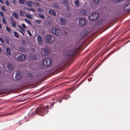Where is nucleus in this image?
Here are the masks:
<instances>
[{"mask_svg": "<svg viewBox=\"0 0 130 130\" xmlns=\"http://www.w3.org/2000/svg\"><path fill=\"white\" fill-rule=\"evenodd\" d=\"M7 67L9 71L11 70L12 69V66L10 63H8V64Z\"/></svg>", "mask_w": 130, "mask_h": 130, "instance_id": "23", "label": "nucleus"}, {"mask_svg": "<svg viewBox=\"0 0 130 130\" xmlns=\"http://www.w3.org/2000/svg\"><path fill=\"white\" fill-rule=\"evenodd\" d=\"M22 24V25L23 27V28H24L26 27V26L23 23V24Z\"/></svg>", "mask_w": 130, "mask_h": 130, "instance_id": "52", "label": "nucleus"}, {"mask_svg": "<svg viewBox=\"0 0 130 130\" xmlns=\"http://www.w3.org/2000/svg\"><path fill=\"white\" fill-rule=\"evenodd\" d=\"M54 7L56 8L57 9H58L59 8V7L56 4H55L54 5Z\"/></svg>", "mask_w": 130, "mask_h": 130, "instance_id": "46", "label": "nucleus"}, {"mask_svg": "<svg viewBox=\"0 0 130 130\" xmlns=\"http://www.w3.org/2000/svg\"><path fill=\"white\" fill-rule=\"evenodd\" d=\"M2 51V50L1 49V48L0 47V53H1Z\"/></svg>", "mask_w": 130, "mask_h": 130, "instance_id": "60", "label": "nucleus"}, {"mask_svg": "<svg viewBox=\"0 0 130 130\" xmlns=\"http://www.w3.org/2000/svg\"><path fill=\"white\" fill-rule=\"evenodd\" d=\"M0 14L3 17H5V15L4 14V13L3 12H0Z\"/></svg>", "mask_w": 130, "mask_h": 130, "instance_id": "41", "label": "nucleus"}, {"mask_svg": "<svg viewBox=\"0 0 130 130\" xmlns=\"http://www.w3.org/2000/svg\"><path fill=\"white\" fill-rule=\"evenodd\" d=\"M78 50V49L68 50L66 53L68 59L70 58Z\"/></svg>", "mask_w": 130, "mask_h": 130, "instance_id": "2", "label": "nucleus"}, {"mask_svg": "<svg viewBox=\"0 0 130 130\" xmlns=\"http://www.w3.org/2000/svg\"><path fill=\"white\" fill-rule=\"evenodd\" d=\"M51 60L50 58L48 57L45 58L43 61V66L45 67H49L51 64Z\"/></svg>", "mask_w": 130, "mask_h": 130, "instance_id": "3", "label": "nucleus"}, {"mask_svg": "<svg viewBox=\"0 0 130 130\" xmlns=\"http://www.w3.org/2000/svg\"><path fill=\"white\" fill-rule=\"evenodd\" d=\"M64 33L65 34H66V35L67 34V32L66 31H65L64 32Z\"/></svg>", "mask_w": 130, "mask_h": 130, "instance_id": "59", "label": "nucleus"}, {"mask_svg": "<svg viewBox=\"0 0 130 130\" xmlns=\"http://www.w3.org/2000/svg\"><path fill=\"white\" fill-rule=\"evenodd\" d=\"M35 22L38 24H40L41 22V21L40 20H36L35 21Z\"/></svg>", "mask_w": 130, "mask_h": 130, "instance_id": "44", "label": "nucleus"}, {"mask_svg": "<svg viewBox=\"0 0 130 130\" xmlns=\"http://www.w3.org/2000/svg\"><path fill=\"white\" fill-rule=\"evenodd\" d=\"M6 53L7 54H8L9 55L11 54V52H10L11 50L9 48H7L6 49Z\"/></svg>", "mask_w": 130, "mask_h": 130, "instance_id": "21", "label": "nucleus"}, {"mask_svg": "<svg viewBox=\"0 0 130 130\" xmlns=\"http://www.w3.org/2000/svg\"><path fill=\"white\" fill-rule=\"evenodd\" d=\"M125 9L126 11H128L130 10V3L126 5L125 7Z\"/></svg>", "mask_w": 130, "mask_h": 130, "instance_id": "16", "label": "nucleus"}, {"mask_svg": "<svg viewBox=\"0 0 130 130\" xmlns=\"http://www.w3.org/2000/svg\"><path fill=\"white\" fill-rule=\"evenodd\" d=\"M63 3L65 5L67 6L69 4V2L68 0H63Z\"/></svg>", "mask_w": 130, "mask_h": 130, "instance_id": "26", "label": "nucleus"}, {"mask_svg": "<svg viewBox=\"0 0 130 130\" xmlns=\"http://www.w3.org/2000/svg\"><path fill=\"white\" fill-rule=\"evenodd\" d=\"M6 29L7 31L9 33H11V30L10 28L9 27L6 26Z\"/></svg>", "mask_w": 130, "mask_h": 130, "instance_id": "29", "label": "nucleus"}, {"mask_svg": "<svg viewBox=\"0 0 130 130\" xmlns=\"http://www.w3.org/2000/svg\"><path fill=\"white\" fill-rule=\"evenodd\" d=\"M59 21L61 24L62 25H64L66 23V20L64 19L60 18L59 19Z\"/></svg>", "mask_w": 130, "mask_h": 130, "instance_id": "13", "label": "nucleus"}, {"mask_svg": "<svg viewBox=\"0 0 130 130\" xmlns=\"http://www.w3.org/2000/svg\"><path fill=\"white\" fill-rule=\"evenodd\" d=\"M0 1L2 3H3V1L2 0H0Z\"/></svg>", "mask_w": 130, "mask_h": 130, "instance_id": "56", "label": "nucleus"}, {"mask_svg": "<svg viewBox=\"0 0 130 130\" xmlns=\"http://www.w3.org/2000/svg\"><path fill=\"white\" fill-rule=\"evenodd\" d=\"M112 54L111 53H109L103 59L104 61L108 57H109Z\"/></svg>", "mask_w": 130, "mask_h": 130, "instance_id": "30", "label": "nucleus"}, {"mask_svg": "<svg viewBox=\"0 0 130 130\" xmlns=\"http://www.w3.org/2000/svg\"><path fill=\"white\" fill-rule=\"evenodd\" d=\"M25 16L30 19H33L32 17L31 14H26L25 15Z\"/></svg>", "mask_w": 130, "mask_h": 130, "instance_id": "24", "label": "nucleus"}, {"mask_svg": "<svg viewBox=\"0 0 130 130\" xmlns=\"http://www.w3.org/2000/svg\"><path fill=\"white\" fill-rule=\"evenodd\" d=\"M33 3V2L32 1H29L26 2V4L29 6L31 7H32V3Z\"/></svg>", "mask_w": 130, "mask_h": 130, "instance_id": "18", "label": "nucleus"}, {"mask_svg": "<svg viewBox=\"0 0 130 130\" xmlns=\"http://www.w3.org/2000/svg\"><path fill=\"white\" fill-rule=\"evenodd\" d=\"M21 29L24 32V30L23 29V28H22V29Z\"/></svg>", "mask_w": 130, "mask_h": 130, "instance_id": "61", "label": "nucleus"}, {"mask_svg": "<svg viewBox=\"0 0 130 130\" xmlns=\"http://www.w3.org/2000/svg\"><path fill=\"white\" fill-rule=\"evenodd\" d=\"M42 51H43V55H46L49 53L50 50L49 49L43 48L42 49Z\"/></svg>", "mask_w": 130, "mask_h": 130, "instance_id": "9", "label": "nucleus"}, {"mask_svg": "<svg viewBox=\"0 0 130 130\" xmlns=\"http://www.w3.org/2000/svg\"><path fill=\"white\" fill-rule=\"evenodd\" d=\"M13 1L14 4H15L17 3V1L15 0H13Z\"/></svg>", "mask_w": 130, "mask_h": 130, "instance_id": "55", "label": "nucleus"}, {"mask_svg": "<svg viewBox=\"0 0 130 130\" xmlns=\"http://www.w3.org/2000/svg\"><path fill=\"white\" fill-rule=\"evenodd\" d=\"M48 12L50 14L53 15L54 16L56 15V13L54 10L52 9H51L49 10L48 11Z\"/></svg>", "mask_w": 130, "mask_h": 130, "instance_id": "14", "label": "nucleus"}, {"mask_svg": "<svg viewBox=\"0 0 130 130\" xmlns=\"http://www.w3.org/2000/svg\"><path fill=\"white\" fill-rule=\"evenodd\" d=\"M25 9L27 10L30 11L34 12L35 11V9L34 8H29L28 7H26Z\"/></svg>", "mask_w": 130, "mask_h": 130, "instance_id": "20", "label": "nucleus"}, {"mask_svg": "<svg viewBox=\"0 0 130 130\" xmlns=\"http://www.w3.org/2000/svg\"><path fill=\"white\" fill-rule=\"evenodd\" d=\"M46 41L48 42H52L54 40V37L51 35H47L46 36Z\"/></svg>", "mask_w": 130, "mask_h": 130, "instance_id": "6", "label": "nucleus"}, {"mask_svg": "<svg viewBox=\"0 0 130 130\" xmlns=\"http://www.w3.org/2000/svg\"><path fill=\"white\" fill-rule=\"evenodd\" d=\"M115 1L117 2H119L121 1L122 0H114Z\"/></svg>", "mask_w": 130, "mask_h": 130, "instance_id": "54", "label": "nucleus"}, {"mask_svg": "<svg viewBox=\"0 0 130 130\" xmlns=\"http://www.w3.org/2000/svg\"><path fill=\"white\" fill-rule=\"evenodd\" d=\"M89 76H87V77H88Z\"/></svg>", "mask_w": 130, "mask_h": 130, "instance_id": "63", "label": "nucleus"}, {"mask_svg": "<svg viewBox=\"0 0 130 130\" xmlns=\"http://www.w3.org/2000/svg\"><path fill=\"white\" fill-rule=\"evenodd\" d=\"M25 58V56L23 54H21L17 57V59L19 61H22Z\"/></svg>", "mask_w": 130, "mask_h": 130, "instance_id": "8", "label": "nucleus"}, {"mask_svg": "<svg viewBox=\"0 0 130 130\" xmlns=\"http://www.w3.org/2000/svg\"><path fill=\"white\" fill-rule=\"evenodd\" d=\"M80 13L84 15H87L88 14V11L83 9L81 10Z\"/></svg>", "mask_w": 130, "mask_h": 130, "instance_id": "12", "label": "nucleus"}, {"mask_svg": "<svg viewBox=\"0 0 130 130\" xmlns=\"http://www.w3.org/2000/svg\"><path fill=\"white\" fill-rule=\"evenodd\" d=\"M37 11L40 12H42L43 10L41 8H39L37 9Z\"/></svg>", "mask_w": 130, "mask_h": 130, "instance_id": "43", "label": "nucleus"}, {"mask_svg": "<svg viewBox=\"0 0 130 130\" xmlns=\"http://www.w3.org/2000/svg\"><path fill=\"white\" fill-rule=\"evenodd\" d=\"M24 20L26 22H27L28 24H31V23L30 21H29V20L28 19H25Z\"/></svg>", "mask_w": 130, "mask_h": 130, "instance_id": "31", "label": "nucleus"}, {"mask_svg": "<svg viewBox=\"0 0 130 130\" xmlns=\"http://www.w3.org/2000/svg\"><path fill=\"white\" fill-rule=\"evenodd\" d=\"M28 76H29L30 77H32V75L31 73H28Z\"/></svg>", "mask_w": 130, "mask_h": 130, "instance_id": "47", "label": "nucleus"}, {"mask_svg": "<svg viewBox=\"0 0 130 130\" xmlns=\"http://www.w3.org/2000/svg\"><path fill=\"white\" fill-rule=\"evenodd\" d=\"M74 3L75 5L77 6H79L81 4V3L79 2L78 0H75Z\"/></svg>", "mask_w": 130, "mask_h": 130, "instance_id": "17", "label": "nucleus"}, {"mask_svg": "<svg viewBox=\"0 0 130 130\" xmlns=\"http://www.w3.org/2000/svg\"><path fill=\"white\" fill-rule=\"evenodd\" d=\"M67 9L68 11H70V8L68 5H67Z\"/></svg>", "mask_w": 130, "mask_h": 130, "instance_id": "48", "label": "nucleus"}, {"mask_svg": "<svg viewBox=\"0 0 130 130\" xmlns=\"http://www.w3.org/2000/svg\"><path fill=\"white\" fill-rule=\"evenodd\" d=\"M13 34L14 35V36L16 38H19V36L17 32L15 31H13Z\"/></svg>", "mask_w": 130, "mask_h": 130, "instance_id": "22", "label": "nucleus"}, {"mask_svg": "<svg viewBox=\"0 0 130 130\" xmlns=\"http://www.w3.org/2000/svg\"><path fill=\"white\" fill-rule=\"evenodd\" d=\"M70 96L69 95H66L63 97L62 98V99H64L65 100H67L68 98H69Z\"/></svg>", "mask_w": 130, "mask_h": 130, "instance_id": "33", "label": "nucleus"}, {"mask_svg": "<svg viewBox=\"0 0 130 130\" xmlns=\"http://www.w3.org/2000/svg\"><path fill=\"white\" fill-rule=\"evenodd\" d=\"M49 109V106H48L42 107H39L35 110V113L34 114L36 113L39 115L43 116L47 112L48 110Z\"/></svg>", "mask_w": 130, "mask_h": 130, "instance_id": "1", "label": "nucleus"}, {"mask_svg": "<svg viewBox=\"0 0 130 130\" xmlns=\"http://www.w3.org/2000/svg\"><path fill=\"white\" fill-rule=\"evenodd\" d=\"M20 13L21 16L22 17H24L25 14L26 13L24 11L21 10L20 11Z\"/></svg>", "mask_w": 130, "mask_h": 130, "instance_id": "19", "label": "nucleus"}, {"mask_svg": "<svg viewBox=\"0 0 130 130\" xmlns=\"http://www.w3.org/2000/svg\"><path fill=\"white\" fill-rule=\"evenodd\" d=\"M57 101H58L59 103H60L62 101V99L61 98L58 99H57Z\"/></svg>", "mask_w": 130, "mask_h": 130, "instance_id": "45", "label": "nucleus"}, {"mask_svg": "<svg viewBox=\"0 0 130 130\" xmlns=\"http://www.w3.org/2000/svg\"><path fill=\"white\" fill-rule=\"evenodd\" d=\"M6 5L7 6H9V3L8 1L7 0V1H6Z\"/></svg>", "mask_w": 130, "mask_h": 130, "instance_id": "42", "label": "nucleus"}, {"mask_svg": "<svg viewBox=\"0 0 130 130\" xmlns=\"http://www.w3.org/2000/svg\"><path fill=\"white\" fill-rule=\"evenodd\" d=\"M30 56L32 58L36 59V56L34 54H30Z\"/></svg>", "mask_w": 130, "mask_h": 130, "instance_id": "28", "label": "nucleus"}, {"mask_svg": "<svg viewBox=\"0 0 130 130\" xmlns=\"http://www.w3.org/2000/svg\"><path fill=\"white\" fill-rule=\"evenodd\" d=\"M17 22L16 21H12L11 22V24L12 26L14 27H16V23Z\"/></svg>", "mask_w": 130, "mask_h": 130, "instance_id": "25", "label": "nucleus"}, {"mask_svg": "<svg viewBox=\"0 0 130 130\" xmlns=\"http://www.w3.org/2000/svg\"><path fill=\"white\" fill-rule=\"evenodd\" d=\"M2 25L0 24V28L2 29Z\"/></svg>", "mask_w": 130, "mask_h": 130, "instance_id": "58", "label": "nucleus"}, {"mask_svg": "<svg viewBox=\"0 0 130 130\" xmlns=\"http://www.w3.org/2000/svg\"><path fill=\"white\" fill-rule=\"evenodd\" d=\"M37 39L38 40V44H41L42 42V37L41 36H38Z\"/></svg>", "mask_w": 130, "mask_h": 130, "instance_id": "11", "label": "nucleus"}, {"mask_svg": "<svg viewBox=\"0 0 130 130\" xmlns=\"http://www.w3.org/2000/svg\"><path fill=\"white\" fill-rule=\"evenodd\" d=\"M86 19L83 18H80L79 20V24L80 26H83L86 24Z\"/></svg>", "mask_w": 130, "mask_h": 130, "instance_id": "5", "label": "nucleus"}, {"mask_svg": "<svg viewBox=\"0 0 130 130\" xmlns=\"http://www.w3.org/2000/svg\"><path fill=\"white\" fill-rule=\"evenodd\" d=\"M1 9L3 11H6V9L4 6H2L1 7Z\"/></svg>", "mask_w": 130, "mask_h": 130, "instance_id": "36", "label": "nucleus"}, {"mask_svg": "<svg viewBox=\"0 0 130 130\" xmlns=\"http://www.w3.org/2000/svg\"><path fill=\"white\" fill-rule=\"evenodd\" d=\"M39 16L40 18H42L43 19H45V17L43 14H42V13H39Z\"/></svg>", "mask_w": 130, "mask_h": 130, "instance_id": "27", "label": "nucleus"}, {"mask_svg": "<svg viewBox=\"0 0 130 130\" xmlns=\"http://www.w3.org/2000/svg\"><path fill=\"white\" fill-rule=\"evenodd\" d=\"M2 21L3 23L5 24H7V23L6 22V20L5 18H3L2 19Z\"/></svg>", "mask_w": 130, "mask_h": 130, "instance_id": "34", "label": "nucleus"}, {"mask_svg": "<svg viewBox=\"0 0 130 130\" xmlns=\"http://www.w3.org/2000/svg\"><path fill=\"white\" fill-rule=\"evenodd\" d=\"M89 76H87V77H88Z\"/></svg>", "mask_w": 130, "mask_h": 130, "instance_id": "64", "label": "nucleus"}, {"mask_svg": "<svg viewBox=\"0 0 130 130\" xmlns=\"http://www.w3.org/2000/svg\"><path fill=\"white\" fill-rule=\"evenodd\" d=\"M10 19L11 21V22H12V21H13V18L12 17H10Z\"/></svg>", "mask_w": 130, "mask_h": 130, "instance_id": "49", "label": "nucleus"}, {"mask_svg": "<svg viewBox=\"0 0 130 130\" xmlns=\"http://www.w3.org/2000/svg\"><path fill=\"white\" fill-rule=\"evenodd\" d=\"M33 4L36 6H39V3L37 2H33Z\"/></svg>", "mask_w": 130, "mask_h": 130, "instance_id": "35", "label": "nucleus"}, {"mask_svg": "<svg viewBox=\"0 0 130 130\" xmlns=\"http://www.w3.org/2000/svg\"><path fill=\"white\" fill-rule=\"evenodd\" d=\"M5 42H6V43L8 44H9V41L8 39H7V38H6L5 39Z\"/></svg>", "mask_w": 130, "mask_h": 130, "instance_id": "39", "label": "nucleus"}, {"mask_svg": "<svg viewBox=\"0 0 130 130\" xmlns=\"http://www.w3.org/2000/svg\"><path fill=\"white\" fill-rule=\"evenodd\" d=\"M80 35L81 36L84 37L87 36L88 34L87 33L84 32L83 34V33L82 32L80 34Z\"/></svg>", "mask_w": 130, "mask_h": 130, "instance_id": "32", "label": "nucleus"}, {"mask_svg": "<svg viewBox=\"0 0 130 130\" xmlns=\"http://www.w3.org/2000/svg\"><path fill=\"white\" fill-rule=\"evenodd\" d=\"M13 114V113H9L7 115H11Z\"/></svg>", "mask_w": 130, "mask_h": 130, "instance_id": "57", "label": "nucleus"}, {"mask_svg": "<svg viewBox=\"0 0 130 130\" xmlns=\"http://www.w3.org/2000/svg\"><path fill=\"white\" fill-rule=\"evenodd\" d=\"M98 15L97 13H91L88 17L89 20L94 21L96 20L98 17Z\"/></svg>", "mask_w": 130, "mask_h": 130, "instance_id": "4", "label": "nucleus"}, {"mask_svg": "<svg viewBox=\"0 0 130 130\" xmlns=\"http://www.w3.org/2000/svg\"><path fill=\"white\" fill-rule=\"evenodd\" d=\"M15 78L17 79H19L21 77V73L19 71H17L15 73Z\"/></svg>", "mask_w": 130, "mask_h": 130, "instance_id": "10", "label": "nucleus"}, {"mask_svg": "<svg viewBox=\"0 0 130 130\" xmlns=\"http://www.w3.org/2000/svg\"><path fill=\"white\" fill-rule=\"evenodd\" d=\"M22 43H23L24 44H25L26 43V42L24 40H22Z\"/></svg>", "mask_w": 130, "mask_h": 130, "instance_id": "50", "label": "nucleus"}, {"mask_svg": "<svg viewBox=\"0 0 130 130\" xmlns=\"http://www.w3.org/2000/svg\"><path fill=\"white\" fill-rule=\"evenodd\" d=\"M18 27L21 29H22L23 28L20 25H18Z\"/></svg>", "mask_w": 130, "mask_h": 130, "instance_id": "53", "label": "nucleus"}, {"mask_svg": "<svg viewBox=\"0 0 130 130\" xmlns=\"http://www.w3.org/2000/svg\"><path fill=\"white\" fill-rule=\"evenodd\" d=\"M0 41L3 44H4V40L1 37H0Z\"/></svg>", "mask_w": 130, "mask_h": 130, "instance_id": "37", "label": "nucleus"}, {"mask_svg": "<svg viewBox=\"0 0 130 130\" xmlns=\"http://www.w3.org/2000/svg\"><path fill=\"white\" fill-rule=\"evenodd\" d=\"M12 15L16 19H18L20 18L19 17L17 14L15 12H14L12 13Z\"/></svg>", "mask_w": 130, "mask_h": 130, "instance_id": "15", "label": "nucleus"}, {"mask_svg": "<svg viewBox=\"0 0 130 130\" xmlns=\"http://www.w3.org/2000/svg\"><path fill=\"white\" fill-rule=\"evenodd\" d=\"M84 80H85V79H84V80H83L82 82H83V81H84Z\"/></svg>", "mask_w": 130, "mask_h": 130, "instance_id": "62", "label": "nucleus"}, {"mask_svg": "<svg viewBox=\"0 0 130 130\" xmlns=\"http://www.w3.org/2000/svg\"><path fill=\"white\" fill-rule=\"evenodd\" d=\"M19 2L20 3L22 4H24V0H19Z\"/></svg>", "mask_w": 130, "mask_h": 130, "instance_id": "38", "label": "nucleus"}, {"mask_svg": "<svg viewBox=\"0 0 130 130\" xmlns=\"http://www.w3.org/2000/svg\"><path fill=\"white\" fill-rule=\"evenodd\" d=\"M52 32L53 34L57 36L61 34L60 31L56 28H54L52 29Z\"/></svg>", "mask_w": 130, "mask_h": 130, "instance_id": "7", "label": "nucleus"}, {"mask_svg": "<svg viewBox=\"0 0 130 130\" xmlns=\"http://www.w3.org/2000/svg\"><path fill=\"white\" fill-rule=\"evenodd\" d=\"M27 32L29 35V36H31L32 34L29 30H27Z\"/></svg>", "mask_w": 130, "mask_h": 130, "instance_id": "40", "label": "nucleus"}, {"mask_svg": "<svg viewBox=\"0 0 130 130\" xmlns=\"http://www.w3.org/2000/svg\"><path fill=\"white\" fill-rule=\"evenodd\" d=\"M19 31H20V32H21L22 35L23 36H24V34L21 30H19Z\"/></svg>", "mask_w": 130, "mask_h": 130, "instance_id": "51", "label": "nucleus"}]
</instances>
